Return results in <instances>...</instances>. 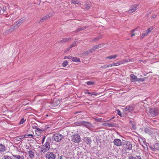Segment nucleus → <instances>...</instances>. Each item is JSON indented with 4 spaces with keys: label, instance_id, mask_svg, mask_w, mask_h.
<instances>
[{
    "label": "nucleus",
    "instance_id": "1",
    "mask_svg": "<svg viewBox=\"0 0 159 159\" xmlns=\"http://www.w3.org/2000/svg\"><path fill=\"white\" fill-rule=\"evenodd\" d=\"M52 142V140L50 137H48L47 139L46 142L41 148V152L44 154L48 151L50 148V143Z\"/></svg>",
    "mask_w": 159,
    "mask_h": 159
},
{
    "label": "nucleus",
    "instance_id": "2",
    "mask_svg": "<svg viewBox=\"0 0 159 159\" xmlns=\"http://www.w3.org/2000/svg\"><path fill=\"white\" fill-rule=\"evenodd\" d=\"M81 140L80 136L78 134H73L71 136V141L75 143H79Z\"/></svg>",
    "mask_w": 159,
    "mask_h": 159
},
{
    "label": "nucleus",
    "instance_id": "3",
    "mask_svg": "<svg viewBox=\"0 0 159 159\" xmlns=\"http://www.w3.org/2000/svg\"><path fill=\"white\" fill-rule=\"evenodd\" d=\"M63 138V136L59 133H56L52 136V139L55 141H61Z\"/></svg>",
    "mask_w": 159,
    "mask_h": 159
},
{
    "label": "nucleus",
    "instance_id": "4",
    "mask_svg": "<svg viewBox=\"0 0 159 159\" xmlns=\"http://www.w3.org/2000/svg\"><path fill=\"white\" fill-rule=\"evenodd\" d=\"M56 155L53 152H48L45 155V157L46 159H55Z\"/></svg>",
    "mask_w": 159,
    "mask_h": 159
},
{
    "label": "nucleus",
    "instance_id": "5",
    "mask_svg": "<svg viewBox=\"0 0 159 159\" xmlns=\"http://www.w3.org/2000/svg\"><path fill=\"white\" fill-rule=\"evenodd\" d=\"M79 124L80 125H84L88 128H89L93 127L92 125L90 122L84 121H80Z\"/></svg>",
    "mask_w": 159,
    "mask_h": 159
},
{
    "label": "nucleus",
    "instance_id": "6",
    "mask_svg": "<svg viewBox=\"0 0 159 159\" xmlns=\"http://www.w3.org/2000/svg\"><path fill=\"white\" fill-rule=\"evenodd\" d=\"M138 6V5L137 4L133 5L131 7L130 9L128 11V12L129 13H131L134 12L137 10Z\"/></svg>",
    "mask_w": 159,
    "mask_h": 159
},
{
    "label": "nucleus",
    "instance_id": "7",
    "mask_svg": "<svg viewBox=\"0 0 159 159\" xmlns=\"http://www.w3.org/2000/svg\"><path fill=\"white\" fill-rule=\"evenodd\" d=\"M149 112L153 116H156L158 113L157 110L154 108H150L149 109Z\"/></svg>",
    "mask_w": 159,
    "mask_h": 159
},
{
    "label": "nucleus",
    "instance_id": "8",
    "mask_svg": "<svg viewBox=\"0 0 159 159\" xmlns=\"http://www.w3.org/2000/svg\"><path fill=\"white\" fill-rule=\"evenodd\" d=\"M125 148L128 150H132V146L131 143L129 141H126L125 142Z\"/></svg>",
    "mask_w": 159,
    "mask_h": 159
},
{
    "label": "nucleus",
    "instance_id": "9",
    "mask_svg": "<svg viewBox=\"0 0 159 159\" xmlns=\"http://www.w3.org/2000/svg\"><path fill=\"white\" fill-rule=\"evenodd\" d=\"M84 141L88 145H90L92 142L91 139L89 137H85L84 138Z\"/></svg>",
    "mask_w": 159,
    "mask_h": 159
},
{
    "label": "nucleus",
    "instance_id": "10",
    "mask_svg": "<svg viewBox=\"0 0 159 159\" xmlns=\"http://www.w3.org/2000/svg\"><path fill=\"white\" fill-rule=\"evenodd\" d=\"M114 144L116 146H121L122 144L121 140L120 139H115L113 142Z\"/></svg>",
    "mask_w": 159,
    "mask_h": 159
},
{
    "label": "nucleus",
    "instance_id": "11",
    "mask_svg": "<svg viewBox=\"0 0 159 159\" xmlns=\"http://www.w3.org/2000/svg\"><path fill=\"white\" fill-rule=\"evenodd\" d=\"M103 125L107 126L115 127H116V124L113 123H103Z\"/></svg>",
    "mask_w": 159,
    "mask_h": 159
},
{
    "label": "nucleus",
    "instance_id": "12",
    "mask_svg": "<svg viewBox=\"0 0 159 159\" xmlns=\"http://www.w3.org/2000/svg\"><path fill=\"white\" fill-rule=\"evenodd\" d=\"M128 159H142L140 156H134V155H130L128 157Z\"/></svg>",
    "mask_w": 159,
    "mask_h": 159
},
{
    "label": "nucleus",
    "instance_id": "13",
    "mask_svg": "<svg viewBox=\"0 0 159 159\" xmlns=\"http://www.w3.org/2000/svg\"><path fill=\"white\" fill-rule=\"evenodd\" d=\"M84 8L86 9H89L90 7L92 6L91 3L90 2L88 1L84 3Z\"/></svg>",
    "mask_w": 159,
    "mask_h": 159
},
{
    "label": "nucleus",
    "instance_id": "14",
    "mask_svg": "<svg viewBox=\"0 0 159 159\" xmlns=\"http://www.w3.org/2000/svg\"><path fill=\"white\" fill-rule=\"evenodd\" d=\"M134 109L133 107L130 106H127L125 109V111L127 112H127H131Z\"/></svg>",
    "mask_w": 159,
    "mask_h": 159
},
{
    "label": "nucleus",
    "instance_id": "15",
    "mask_svg": "<svg viewBox=\"0 0 159 159\" xmlns=\"http://www.w3.org/2000/svg\"><path fill=\"white\" fill-rule=\"evenodd\" d=\"M6 147L5 145L2 144H0V152L2 153L5 151L6 150Z\"/></svg>",
    "mask_w": 159,
    "mask_h": 159
},
{
    "label": "nucleus",
    "instance_id": "16",
    "mask_svg": "<svg viewBox=\"0 0 159 159\" xmlns=\"http://www.w3.org/2000/svg\"><path fill=\"white\" fill-rule=\"evenodd\" d=\"M130 77L131 79L132 82L137 81L136 80L137 79L136 76L134 75L133 74H131L130 75Z\"/></svg>",
    "mask_w": 159,
    "mask_h": 159
},
{
    "label": "nucleus",
    "instance_id": "17",
    "mask_svg": "<svg viewBox=\"0 0 159 159\" xmlns=\"http://www.w3.org/2000/svg\"><path fill=\"white\" fill-rule=\"evenodd\" d=\"M102 47V44H99L98 45H97L95 46H94L92 47L91 48V49L93 50H95L97 49H98L99 48H100Z\"/></svg>",
    "mask_w": 159,
    "mask_h": 159
},
{
    "label": "nucleus",
    "instance_id": "18",
    "mask_svg": "<svg viewBox=\"0 0 159 159\" xmlns=\"http://www.w3.org/2000/svg\"><path fill=\"white\" fill-rule=\"evenodd\" d=\"M71 39V38H63L62 40L60 41V43H65L70 40Z\"/></svg>",
    "mask_w": 159,
    "mask_h": 159
},
{
    "label": "nucleus",
    "instance_id": "19",
    "mask_svg": "<svg viewBox=\"0 0 159 159\" xmlns=\"http://www.w3.org/2000/svg\"><path fill=\"white\" fill-rule=\"evenodd\" d=\"M71 59L73 61L75 62H79L80 61V60L79 58L73 57H71Z\"/></svg>",
    "mask_w": 159,
    "mask_h": 159
},
{
    "label": "nucleus",
    "instance_id": "20",
    "mask_svg": "<svg viewBox=\"0 0 159 159\" xmlns=\"http://www.w3.org/2000/svg\"><path fill=\"white\" fill-rule=\"evenodd\" d=\"M50 16L49 15H47L46 16L42 18L41 20H40L39 23L40 22H43V20L49 19L50 18Z\"/></svg>",
    "mask_w": 159,
    "mask_h": 159
},
{
    "label": "nucleus",
    "instance_id": "21",
    "mask_svg": "<svg viewBox=\"0 0 159 159\" xmlns=\"http://www.w3.org/2000/svg\"><path fill=\"white\" fill-rule=\"evenodd\" d=\"M28 152L30 157L32 159L34 157V153L31 150L29 151Z\"/></svg>",
    "mask_w": 159,
    "mask_h": 159
},
{
    "label": "nucleus",
    "instance_id": "22",
    "mask_svg": "<svg viewBox=\"0 0 159 159\" xmlns=\"http://www.w3.org/2000/svg\"><path fill=\"white\" fill-rule=\"evenodd\" d=\"M87 28L86 26H85L84 27H82L79 28L77 30L75 31L76 32H78L80 31H82V30H84Z\"/></svg>",
    "mask_w": 159,
    "mask_h": 159
},
{
    "label": "nucleus",
    "instance_id": "23",
    "mask_svg": "<svg viewBox=\"0 0 159 159\" xmlns=\"http://www.w3.org/2000/svg\"><path fill=\"white\" fill-rule=\"evenodd\" d=\"M117 57V55H111L109 56L106 57V59H115Z\"/></svg>",
    "mask_w": 159,
    "mask_h": 159
},
{
    "label": "nucleus",
    "instance_id": "24",
    "mask_svg": "<svg viewBox=\"0 0 159 159\" xmlns=\"http://www.w3.org/2000/svg\"><path fill=\"white\" fill-rule=\"evenodd\" d=\"M14 157H16L18 159H24L23 156L15 155L12 154Z\"/></svg>",
    "mask_w": 159,
    "mask_h": 159
},
{
    "label": "nucleus",
    "instance_id": "25",
    "mask_svg": "<svg viewBox=\"0 0 159 159\" xmlns=\"http://www.w3.org/2000/svg\"><path fill=\"white\" fill-rule=\"evenodd\" d=\"M148 34V32L146 31L143 32L140 37L141 39H143L145 36H147Z\"/></svg>",
    "mask_w": 159,
    "mask_h": 159
},
{
    "label": "nucleus",
    "instance_id": "26",
    "mask_svg": "<svg viewBox=\"0 0 159 159\" xmlns=\"http://www.w3.org/2000/svg\"><path fill=\"white\" fill-rule=\"evenodd\" d=\"M71 4H77L79 5L80 4V2L78 0H71Z\"/></svg>",
    "mask_w": 159,
    "mask_h": 159
},
{
    "label": "nucleus",
    "instance_id": "27",
    "mask_svg": "<svg viewBox=\"0 0 159 159\" xmlns=\"http://www.w3.org/2000/svg\"><path fill=\"white\" fill-rule=\"evenodd\" d=\"M22 23V21L20 20L16 22V25L17 27L19 26Z\"/></svg>",
    "mask_w": 159,
    "mask_h": 159
},
{
    "label": "nucleus",
    "instance_id": "28",
    "mask_svg": "<svg viewBox=\"0 0 159 159\" xmlns=\"http://www.w3.org/2000/svg\"><path fill=\"white\" fill-rule=\"evenodd\" d=\"M68 64V61L66 60L65 61L62 63V66L64 67H66Z\"/></svg>",
    "mask_w": 159,
    "mask_h": 159
},
{
    "label": "nucleus",
    "instance_id": "29",
    "mask_svg": "<svg viewBox=\"0 0 159 159\" xmlns=\"http://www.w3.org/2000/svg\"><path fill=\"white\" fill-rule=\"evenodd\" d=\"M95 83V82H94L93 81H88L86 84L87 85H93Z\"/></svg>",
    "mask_w": 159,
    "mask_h": 159
},
{
    "label": "nucleus",
    "instance_id": "30",
    "mask_svg": "<svg viewBox=\"0 0 159 159\" xmlns=\"http://www.w3.org/2000/svg\"><path fill=\"white\" fill-rule=\"evenodd\" d=\"M144 131L146 133H150L151 132V130L148 128H145L144 129Z\"/></svg>",
    "mask_w": 159,
    "mask_h": 159
},
{
    "label": "nucleus",
    "instance_id": "31",
    "mask_svg": "<svg viewBox=\"0 0 159 159\" xmlns=\"http://www.w3.org/2000/svg\"><path fill=\"white\" fill-rule=\"evenodd\" d=\"M4 157L5 159H13L11 156L8 155H4Z\"/></svg>",
    "mask_w": 159,
    "mask_h": 159
},
{
    "label": "nucleus",
    "instance_id": "32",
    "mask_svg": "<svg viewBox=\"0 0 159 159\" xmlns=\"http://www.w3.org/2000/svg\"><path fill=\"white\" fill-rule=\"evenodd\" d=\"M153 27H151L148 29L146 31L148 32V34L149 33L151 32L152 30H153Z\"/></svg>",
    "mask_w": 159,
    "mask_h": 159
},
{
    "label": "nucleus",
    "instance_id": "33",
    "mask_svg": "<svg viewBox=\"0 0 159 159\" xmlns=\"http://www.w3.org/2000/svg\"><path fill=\"white\" fill-rule=\"evenodd\" d=\"M120 61V63H121V64H123L126 62H129V61L128 60H125L121 61Z\"/></svg>",
    "mask_w": 159,
    "mask_h": 159
},
{
    "label": "nucleus",
    "instance_id": "34",
    "mask_svg": "<svg viewBox=\"0 0 159 159\" xmlns=\"http://www.w3.org/2000/svg\"><path fill=\"white\" fill-rule=\"evenodd\" d=\"M31 127L33 129H36L38 127L37 125V124H34L31 125Z\"/></svg>",
    "mask_w": 159,
    "mask_h": 159
},
{
    "label": "nucleus",
    "instance_id": "35",
    "mask_svg": "<svg viewBox=\"0 0 159 159\" xmlns=\"http://www.w3.org/2000/svg\"><path fill=\"white\" fill-rule=\"evenodd\" d=\"M76 41H74L73 43L70 46L71 48L75 47L76 45Z\"/></svg>",
    "mask_w": 159,
    "mask_h": 159
},
{
    "label": "nucleus",
    "instance_id": "36",
    "mask_svg": "<svg viewBox=\"0 0 159 159\" xmlns=\"http://www.w3.org/2000/svg\"><path fill=\"white\" fill-rule=\"evenodd\" d=\"M25 120L23 118L19 122L20 124H21L24 123L25 121Z\"/></svg>",
    "mask_w": 159,
    "mask_h": 159
},
{
    "label": "nucleus",
    "instance_id": "37",
    "mask_svg": "<svg viewBox=\"0 0 159 159\" xmlns=\"http://www.w3.org/2000/svg\"><path fill=\"white\" fill-rule=\"evenodd\" d=\"M144 80V79L143 78H138L137 80H136L137 81H141L142 82H143Z\"/></svg>",
    "mask_w": 159,
    "mask_h": 159
},
{
    "label": "nucleus",
    "instance_id": "38",
    "mask_svg": "<svg viewBox=\"0 0 159 159\" xmlns=\"http://www.w3.org/2000/svg\"><path fill=\"white\" fill-rule=\"evenodd\" d=\"M2 11H3V13L4 12H7V8L6 7H3V8H2Z\"/></svg>",
    "mask_w": 159,
    "mask_h": 159
},
{
    "label": "nucleus",
    "instance_id": "39",
    "mask_svg": "<svg viewBox=\"0 0 159 159\" xmlns=\"http://www.w3.org/2000/svg\"><path fill=\"white\" fill-rule=\"evenodd\" d=\"M116 111L117 112L118 114L119 115H120L121 116H122V114H121V112H120V110L119 109H118L116 110Z\"/></svg>",
    "mask_w": 159,
    "mask_h": 159
},
{
    "label": "nucleus",
    "instance_id": "40",
    "mask_svg": "<svg viewBox=\"0 0 159 159\" xmlns=\"http://www.w3.org/2000/svg\"><path fill=\"white\" fill-rule=\"evenodd\" d=\"M90 95H94L95 96H96L97 95V94L95 92H93L90 93Z\"/></svg>",
    "mask_w": 159,
    "mask_h": 159
},
{
    "label": "nucleus",
    "instance_id": "41",
    "mask_svg": "<svg viewBox=\"0 0 159 159\" xmlns=\"http://www.w3.org/2000/svg\"><path fill=\"white\" fill-rule=\"evenodd\" d=\"M71 48L69 46L67 48L65 51V52L68 51Z\"/></svg>",
    "mask_w": 159,
    "mask_h": 159
},
{
    "label": "nucleus",
    "instance_id": "42",
    "mask_svg": "<svg viewBox=\"0 0 159 159\" xmlns=\"http://www.w3.org/2000/svg\"><path fill=\"white\" fill-rule=\"evenodd\" d=\"M99 40V39L97 37L95 38L94 39H93L92 41H93L96 42V41H98Z\"/></svg>",
    "mask_w": 159,
    "mask_h": 159
},
{
    "label": "nucleus",
    "instance_id": "43",
    "mask_svg": "<svg viewBox=\"0 0 159 159\" xmlns=\"http://www.w3.org/2000/svg\"><path fill=\"white\" fill-rule=\"evenodd\" d=\"M45 138H46V136H44L43 137V138L42 139V144H43V143L44 142V140H45Z\"/></svg>",
    "mask_w": 159,
    "mask_h": 159
},
{
    "label": "nucleus",
    "instance_id": "44",
    "mask_svg": "<svg viewBox=\"0 0 159 159\" xmlns=\"http://www.w3.org/2000/svg\"><path fill=\"white\" fill-rule=\"evenodd\" d=\"M25 20V17H23V18H22L21 19H20V21H22V23H23V22Z\"/></svg>",
    "mask_w": 159,
    "mask_h": 159
},
{
    "label": "nucleus",
    "instance_id": "45",
    "mask_svg": "<svg viewBox=\"0 0 159 159\" xmlns=\"http://www.w3.org/2000/svg\"><path fill=\"white\" fill-rule=\"evenodd\" d=\"M101 68H103V69H106L107 68H108V67L107 66V65H105L103 66H101Z\"/></svg>",
    "mask_w": 159,
    "mask_h": 159
},
{
    "label": "nucleus",
    "instance_id": "46",
    "mask_svg": "<svg viewBox=\"0 0 159 159\" xmlns=\"http://www.w3.org/2000/svg\"><path fill=\"white\" fill-rule=\"evenodd\" d=\"M71 56H70V57H68V56H65L64 57V59H71Z\"/></svg>",
    "mask_w": 159,
    "mask_h": 159
},
{
    "label": "nucleus",
    "instance_id": "47",
    "mask_svg": "<svg viewBox=\"0 0 159 159\" xmlns=\"http://www.w3.org/2000/svg\"><path fill=\"white\" fill-rule=\"evenodd\" d=\"M102 119L101 118V119H98V118H95V120L97 121H101V120Z\"/></svg>",
    "mask_w": 159,
    "mask_h": 159
},
{
    "label": "nucleus",
    "instance_id": "48",
    "mask_svg": "<svg viewBox=\"0 0 159 159\" xmlns=\"http://www.w3.org/2000/svg\"><path fill=\"white\" fill-rule=\"evenodd\" d=\"M2 11V8L0 7V14H3V11Z\"/></svg>",
    "mask_w": 159,
    "mask_h": 159
},
{
    "label": "nucleus",
    "instance_id": "49",
    "mask_svg": "<svg viewBox=\"0 0 159 159\" xmlns=\"http://www.w3.org/2000/svg\"><path fill=\"white\" fill-rule=\"evenodd\" d=\"M116 66H118L120 64H121V63H120V61H118L116 63Z\"/></svg>",
    "mask_w": 159,
    "mask_h": 159
},
{
    "label": "nucleus",
    "instance_id": "50",
    "mask_svg": "<svg viewBox=\"0 0 159 159\" xmlns=\"http://www.w3.org/2000/svg\"><path fill=\"white\" fill-rule=\"evenodd\" d=\"M102 36H103L102 35H99L97 37L99 39H101L102 38Z\"/></svg>",
    "mask_w": 159,
    "mask_h": 159
},
{
    "label": "nucleus",
    "instance_id": "51",
    "mask_svg": "<svg viewBox=\"0 0 159 159\" xmlns=\"http://www.w3.org/2000/svg\"><path fill=\"white\" fill-rule=\"evenodd\" d=\"M157 17V15H152V18H156Z\"/></svg>",
    "mask_w": 159,
    "mask_h": 159
},
{
    "label": "nucleus",
    "instance_id": "52",
    "mask_svg": "<svg viewBox=\"0 0 159 159\" xmlns=\"http://www.w3.org/2000/svg\"><path fill=\"white\" fill-rule=\"evenodd\" d=\"M36 130H37L39 131H43V130H42V129L39 128L37 127V128L36 129Z\"/></svg>",
    "mask_w": 159,
    "mask_h": 159
},
{
    "label": "nucleus",
    "instance_id": "53",
    "mask_svg": "<svg viewBox=\"0 0 159 159\" xmlns=\"http://www.w3.org/2000/svg\"><path fill=\"white\" fill-rule=\"evenodd\" d=\"M27 136H31V137H32V138L33 137H34V136L32 134H28V135H27Z\"/></svg>",
    "mask_w": 159,
    "mask_h": 159
},
{
    "label": "nucleus",
    "instance_id": "54",
    "mask_svg": "<svg viewBox=\"0 0 159 159\" xmlns=\"http://www.w3.org/2000/svg\"><path fill=\"white\" fill-rule=\"evenodd\" d=\"M132 127L134 129H135V128H136L135 126L133 124L132 125Z\"/></svg>",
    "mask_w": 159,
    "mask_h": 159
},
{
    "label": "nucleus",
    "instance_id": "55",
    "mask_svg": "<svg viewBox=\"0 0 159 159\" xmlns=\"http://www.w3.org/2000/svg\"><path fill=\"white\" fill-rule=\"evenodd\" d=\"M111 66H116V63L111 64Z\"/></svg>",
    "mask_w": 159,
    "mask_h": 159
},
{
    "label": "nucleus",
    "instance_id": "56",
    "mask_svg": "<svg viewBox=\"0 0 159 159\" xmlns=\"http://www.w3.org/2000/svg\"><path fill=\"white\" fill-rule=\"evenodd\" d=\"M111 64L108 65H107V66L108 67H111L112 66H111Z\"/></svg>",
    "mask_w": 159,
    "mask_h": 159
},
{
    "label": "nucleus",
    "instance_id": "57",
    "mask_svg": "<svg viewBox=\"0 0 159 159\" xmlns=\"http://www.w3.org/2000/svg\"><path fill=\"white\" fill-rule=\"evenodd\" d=\"M114 117H112V118L110 119H109V120H108L107 121H110L111 120L113 119L114 118Z\"/></svg>",
    "mask_w": 159,
    "mask_h": 159
},
{
    "label": "nucleus",
    "instance_id": "58",
    "mask_svg": "<svg viewBox=\"0 0 159 159\" xmlns=\"http://www.w3.org/2000/svg\"><path fill=\"white\" fill-rule=\"evenodd\" d=\"M135 30H132L131 31H130V32L131 33H133V32H134L135 31Z\"/></svg>",
    "mask_w": 159,
    "mask_h": 159
},
{
    "label": "nucleus",
    "instance_id": "59",
    "mask_svg": "<svg viewBox=\"0 0 159 159\" xmlns=\"http://www.w3.org/2000/svg\"><path fill=\"white\" fill-rule=\"evenodd\" d=\"M158 145V144L157 143H156V144H155L154 145V147H155V148H156V146H157Z\"/></svg>",
    "mask_w": 159,
    "mask_h": 159
},
{
    "label": "nucleus",
    "instance_id": "60",
    "mask_svg": "<svg viewBox=\"0 0 159 159\" xmlns=\"http://www.w3.org/2000/svg\"><path fill=\"white\" fill-rule=\"evenodd\" d=\"M58 159H63L62 158V156H61L59 157Z\"/></svg>",
    "mask_w": 159,
    "mask_h": 159
},
{
    "label": "nucleus",
    "instance_id": "61",
    "mask_svg": "<svg viewBox=\"0 0 159 159\" xmlns=\"http://www.w3.org/2000/svg\"><path fill=\"white\" fill-rule=\"evenodd\" d=\"M25 137V136H24V137H23V136H20V139H22L23 138H24V137Z\"/></svg>",
    "mask_w": 159,
    "mask_h": 159
},
{
    "label": "nucleus",
    "instance_id": "62",
    "mask_svg": "<svg viewBox=\"0 0 159 159\" xmlns=\"http://www.w3.org/2000/svg\"><path fill=\"white\" fill-rule=\"evenodd\" d=\"M135 35V34H134V33H133V34L131 35V37H132L133 36H134Z\"/></svg>",
    "mask_w": 159,
    "mask_h": 159
},
{
    "label": "nucleus",
    "instance_id": "63",
    "mask_svg": "<svg viewBox=\"0 0 159 159\" xmlns=\"http://www.w3.org/2000/svg\"><path fill=\"white\" fill-rule=\"evenodd\" d=\"M88 92H87V91H86V92H85V94H87Z\"/></svg>",
    "mask_w": 159,
    "mask_h": 159
},
{
    "label": "nucleus",
    "instance_id": "64",
    "mask_svg": "<svg viewBox=\"0 0 159 159\" xmlns=\"http://www.w3.org/2000/svg\"><path fill=\"white\" fill-rule=\"evenodd\" d=\"M90 92H88L87 94H90Z\"/></svg>",
    "mask_w": 159,
    "mask_h": 159
}]
</instances>
